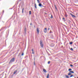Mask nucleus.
<instances>
[{
  "mask_svg": "<svg viewBox=\"0 0 78 78\" xmlns=\"http://www.w3.org/2000/svg\"><path fill=\"white\" fill-rule=\"evenodd\" d=\"M40 44L41 47H42V48H43L44 44H43V41H42V40H40Z\"/></svg>",
  "mask_w": 78,
  "mask_h": 78,
  "instance_id": "nucleus-1",
  "label": "nucleus"
},
{
  "mask_svg": "<svg viewBox=\"0 0 78 78\" xmlns=\"http://www.w3.org/2000/svg\"><path fill=\"white\" fill-rule=\"evenodd\" d=\"M14 59H15V58H13L10 62H14Z\"/></svg>",
  "mask_w": 78,
  "mask_h": 78,
  "instance_id": "nucleus-2",
  "label": "nucleus"
},
{
  "mask_svg": "<svg viewBox=\"0 0 78 78\" xmlns=\"http://www.w3.org/2000/svg\"><path fill=\"white\" fill-rule=\"evenodd\" d=\"M70 15L72 16L74 18H75L76 17V16H75L73 14L70 13Z\"/></svg>",
  "mask_w": 78,
  "mask_h": 78,
  "instance_id": "nucleus-3",
  "label": "nucleus"
},
{
  "mask_svg": "<svg viewBox=\"0 0 78 78\" xmlns=\"http://www.w3.org/2000/svg\"><path fill=\"white\" fill-rule=\"evenodd\" d=\"M47 31V28H45L44 30V32L45 33Z\"/></svg>",
  "mask_w": 78,
  "mask_h": 78,
  "instance_id": "nucleus-4",
  "label": "nucleus"
},
{
  "mask_svg": "<svg viewBox=\"0 0 78 78\" xmlns=\"http://www.w3.org/2000/svg\"><path fill=\"white\" fill-rule=\"evenodd\" d=\"M37 33H38V34H39V28H37Z\"/></svg>",
  "mask_w": 78,
  "mask_h": 78,
  "instance_id": "nucleus-5",
  "label": "nucleus"
},
{
  "mask_svg": "<svg viewBox=\"0 0 78 78\" xmlns=\"http://www.w3.org/2000/svg\"><path fill=\"white\" fill-rule=\"evenodd\" d=\"M38 5L39 6H41V7H43V5H42L41 3H39Z\"/></svg>",
  "mask_w": 78,
  "mask_h": 78,
  "instance_id": "nucleus-6",
  "label": "nucleus"
},
{
  "mask_svg": "<svg viewBox=\"0 0 78 78\" xmlns=\"http://www.w3.org/2000/svg\"><path fill=\"white\" fill-rule=\"evenodd\" d=\"M17 72V70H16L14 71V73H13V74H16Z\"/></svg>",
  "mask_w": 78,
  "mask_h": 78,
  "instance_id": "nucleus-7",
  "label": "nucleus"
},
{
  "mask_svg": "<svg viewBox=\"0 0 78 78\" xmlns=\"http://www.w3.org/2000/svg\"><path fill=\"white\" fill-rule=\"evenodd\" d=\"M34 5H35V8L36 9H37V5H36V3H35L34 4Z\"/></svg>",
  "mask_w": 78,
  "mask_h": 78,
  "instance_id": "nucleus-8",
  "label": "nucleus"
},
{
  "mask_svg": "<svg viewBox=\"0 0 78 78\" xmlns=\"http://www.w3.org/2000/svg\"><path fill=\"white\" fill-rule=\"evenodd\" d=\"M43 70L44 72H45V73L47 72V71H46V70H45V69H43Z\"/></svg>",
  "mask_w": 78,
  "mask_h": 78,
  "instance_id": "nucleus-9",
  "label": "nucleus"
},
{
  "mask_svg": "<svg viewBox=\"0 0 78 78\" xmlns=\"http://www.w3.org/2000/svg\"><path fill=\"white\" fill-rule=\"evenodd\" d=\"M69 73H74V72L73 71H70L69 72Z\"/></svg>",
  "mask_w": 78,
  "mask_h": 78,
  "instance_id": "nucleus-10",
  "label": "nucleus"
},
{
  "mask_svg": "<svg viewBox=\"0 0 78 78\" xmlns=\"http://www.w3.org/2000/svg\"><path fill=\"white\" fill-rule=\"evenodd\" d=\"M65 76L67 78H69V76H67V75H65Z\"/></svg>",
  "mask_w": 78,
  "mask_h": 78,
  "instance_id": "nucleus-11",
  "label": "nucleus"
},
{
  "mask_svg": "<svg viewBox=\"0 0 78 78\" xmlns=\"http://www.w3.org/2000/svg\"><path fill=\"white\" fill-rule=\"evenodd\" d=\"M34 65H35V59L34 58Z\"/></svg>",
  "mask_w": 78,
  "mask_h": 78,
  "instance_id": "nucleus-12",
  "label": "nucleus"
},
{
  "mask_svg": "<svg viewBox=\"0 0 78 78\" xmlns=\"http://www.w3.org/2000/svg\"><path fill=\"white\" fill-rule=\"evenodd\" d=\"M49 74H48L47 76V78H49Z\"/></svg>",
  "mask_w": 78,
  "mask_h": 78,
  "instance_id": "nucleus-13",
  "label": "nucleus"
},
{
  "mask_svg": "<svg viewBox=\"0 0 78 78\" xmlns=\"http://www.w3.org/2000/svg\"><path fill=\"white\" fill-rule=\"evenodd\" d=\"M23 10H24V8H23L22 9V13H23Z\"/></svg>",
  "mask_w": 78,
  "mask_h": 78,
  "instance_id": "nucleus-14",
  "label": "nucleus"
},
{
  "mask_svg": "<svg viewBox=\"0 0 78 78\" xmlns=\"http://www.w3.org/2000/svg\"><path fill=\"white\" fill-rule=\"evenodd\" d=\"M55 8L56 9V10H57V8L56 7V5H55Z\"/></svg>",
  "mask_w": 78,
  "mask_h": 78,
  "instance_id": "nucleus-15",
  "label": "nucleus"
},
{
  "mask_svg": "<svg viewBox=\"0 0 78 78\" xmlns=\"http://www.w3.org/2000/svg\"><path fill=\"white\" fill-rule=\"evenodd\" d=\"M71 70H72V69H69L68 70L69 71H71Z\"/></svg>",
  "mask_w": 78,
  "mask_h": 78,
  "instance_id": "nucleus-16",
  "label": "nucleus"
},
{
  "mask_svg": "<svg viewBox=\"0 0 78 78\" xmlns=\"http://www.w3.org/2000/svg\"><path fill=\"white\" fill-rule=\"evenodd\" d=\"M73 44V42H70V43H69V44Z\"/></svg>",
  "mask_w": 78,
  "mask_h": 78,
  "instance_id": "nucleus-17",
  "label": "nucleus"
},
{
  "mask_svg": "<svg viewBox=\"0 0 78 78\" xmlns=\"http://www.w3.org/2000/svg\"><path fill=\"white\" fill-rule=\"evenodd\" d=\"M70 66L71 67H73V65H72V64L70 65Z\"/></svg>",
  "mask_w": 78,
  "mask_h": 78,
  "instance_id": "nucleus-18",
  "label": "nucleus"
},
{
  "mask_svg": "<svg viewBox=\"0 0 78 78\" xmlns=\"http://www.w3.org/2000/svg\"><path fill=\"white\" fill-rule=\"evenodd\" d=\"M70 50L72 51H73V48H71V49H70Z\"/></svg>",
  "mask_w": 78,
  "mask_h": 78,
  "instance_id": "nucleus-19",
  "label": "nucleus"
},
{
  "mask_svg": "<svg viewBox=\"0 0 78 78\" xmlns=\"http://www.w3.org/2000/svg\"><path fill=\"white\" fill-rule=\"evenodd\" d=\"M31 11H29V14H30V15H31Z\"/></svg>",
  "mask_w": 78,
  "mask_h": 78,
  "instance_id": "nucleus-20",
  "label": "nucleus"
},
{
  "mask_svg": "<svg viewBox=\"0 0 78 78\" xmlns=\"http://www.w3.org/2000/svg\"><path fill=\"white\" fill-rule=\"evenodd\" d=\"M51 19H53V16H52V15H51Z\"/></svg>",
  "mask_w": 78,
  "mask_h": 78,
  "instance_id": "nucleus-21",
  "label": "nucleus"
},
{
  "mask_svg": "<svg viewBox=\"0 0 78 78\" xmlns=\"http://www.w3.org/2000/svg\"><path fill=\"white\" fill-rule=\"evenodd\" d=\"M71 75V73H69L68 74V75Z\"/></svg>",
  "mask_w": 78,
  "mask_h": 78,
  "instance_id": "nucleus-22",
  "label": "nucleus"
},
{
  "mask_svg": "<svg viewBox=\"0 0 78 78\" xmlns=\"http://www.w3.org/2000/svg\"><path fill=\"white\" fill-rule=\"evenodd\" d=\"M50 61H48V64H50Z\"/></svg>",
  "mask_w": 78,
  "mask_h": 78,
  "instance_id": "nucleus-23",
  "label": "nucleus"
},
{
  "mask_svg": "<svg viewBox=\"0 0 78 78\" xmlns=\"http://www.w3.org/2000/svg\"><path fill=\"white\" fill-rule=\"evenodd\" d=\"M32 52H34V50H33V49H32Z\"/></svg>",
  "mask_w": 78,
  "mask_h": 78,
  "instance_id": "nucleus-24",
  "label": "nucleus"
},
{
  "mask_svg": "<svg viewBox=\"0 0 78 78\" xmlns=\"http://www.w3.org/2000/svg\"><path fill=\"white\" fill-rule=\"evenodd\" d=\"M37 2H38V3H40V2H39V1H37Z\"/></svg>",
  "mask_w": 78,
  "mask_h": 78,
  "instance_id": "nucleus-25",
  "label": "nucleus"
},
{
  "mask_svg": "<svg viewBox=\"0 0 78 78\" xmlns=\"http://www.w3.org/2000/svg\"><path fill=\"white\" fill-rule=\"evenodd\" d=\"M65 16L66 17H67V15L65 14Z\"/></svg>",
  "mask_w": 78,
  "mask_h": 78,
  "instance_id": "nucleus-26",
  "label": "nucleus"
},
{
  "mask_svg": "<svg viewBox=\"0 0 78 78\" xmlns=\"http://www.w3.org/2000/svg\"><path fill=\"white\" fill-rule=\"evenodd\" d=\"M73 76V75H72L71 76H70V77H72V76Z\"/></svg>",
  "mask_w": 78,
  "mask_h": 78,
  "instance_id": "nucleus-27",
  "label": "nucleus"
},
{
  "mask_svg": "<svg viewBox=\"0 0 78 78\" xmlns=\"http://www.w3.org/2000/svg\"><path fill=\"white\" fill-rule=\"evenodd\" d=\"M23 55H24L23 53H22L21 55H22V56H23Z\"/></svg>",
  "mask_w": 78,
  "mask_h": 78,
  "instance_id": "nucleus-28",
  "label": "nucleus"
},
{
  "mask_svg": "<svg viewBox=\"0 0 78 78\" xmlns=\"http://www.w3.org/2000/svg\"><path fill=\"white\" fill-rule=\"evenodd\" d=\"M32 53L33 54H34V52H32Z\"/></svg>",
  "mask_w": 78,
  "mask_h": 78,
  "instance_id": "nucleus-29",
  "label": "nucleus"
},
{
  "mask_svg": "<svg viewBox=\"0 0 78 78\" xmlns=\"http://www.w3.org/2000/svg\"><path fill=\"white\" fill-rule=\"evenodd\" d=\"M63 20H65V18H63Z\"/></svg>",
  "mask_w": 78,
  "mask_h": 78,
  "instance_id": "nucleus-30",
  "label": "nucleus"
},
{
  "mask_svg": "<svg viewBox=\"0 0 78 78\" xmlns=\"http://www.w3.org/2000/svg\"><path fill=\"white\" fill-rule=\"evenodd\" d=\"M24 31H26V28H25V30H24Z\"/></svg>",
  "mask_w": 78,
  "mask_h": 78,
  "instance_id": "nucleus-31",
  "label": "nucleus"
},
{
  "mask_svg": "<svg viewBox=\"0 0 78 78\" xmlns=\"http://www.w3.org/2000/svg\"><path fill=\"white\" fill-rule=\"evenodd\" d=\"M30 25H32V23H30Z\"/></svg>",
  "mask_w": 78,
  "mask_h": 78,
  "instance_id": "nucleus-32",
  "label": "nucleus"
},
{
  "mask_svg": "<svg viewBox=\"0 0 78 78\" xmlns=\"http://www.w3.org/2000/svg\"><path fill=\"white\" fill-rule=\"evenodd\" d=\"M48 30H50V29H49V28H48Z\"/></svg>",
  "mask_w": 78,
  "mask_h": 78,
  "instance_id": "nucleus-33",
  "label": "nucleus"
},
{
  "mask_svg": "<svg viewBox=\"0 0 78 78\" xmlns=\"http://www.w3.org/2000/svg\"><path fill=\"white\" fill-rule=\"evenodd\" d=\"M37 2H38V1H39V0H37Z\"/></svg>",
  "mask_w": 78,
  "mask_h": 78,
  "instance_id": "nucleus-34",
  "label": "nucleus"
},
{
  "mask_svg": "<svg viewBox=\"0 0 78 78\" xmlns=\"http://www.w3.org/2000/svg\"><path fill=\"white\" fill-rule=\"evenodd\" d=\"M3 12H4V10L3 11Z\"/></svg>",
  "mask_w": 78,
  "mask_h": 78,
  "instance_id": "nucleus-35",
  "label": "nucleus"
},
{
  "mask_svg": "<svg viewBox=\"0 0 78 78\" xmlns=\"http://www.w3.org/2000/svg\"><path fill=\"white\" fill-rule=\"evenodd\" d=\"M20 0V1H21V0Z\"/></svg>",
  "mask_w": 78,
  "mask_h": 78,
  "instance_id": "nucleus-36",
  "label": "nucleus"
},
{
  "mask_svg": "<svg viewBox=\"0 0 78 78\" xmlns=\"http://www.w3.org/2000/svg\"><path fill=\"white\" fill-rule=\"evenodd\" d=\"M77 78H78V77H77Z\"/></svg>",
  "mask_w": 78,
  "mask_h": 78,
  "instance_id": "nucleus-37",
  "label": "nucleus"
},
{
  "mask_svg": "<svg viewBox=\"0 0 78 78\" xmlns=\"http://www.w3.org/2000/svg\"><path fill=\"white\" fill-rule=\"evenodd\" d=\"M75 78H76V77H75Z\"/></svg>",
  "mask_w": 78,
  "mask_h": 78,
  "instance_id": "nucleus-38",
  "label": "nucleus"
}]
</instances>
